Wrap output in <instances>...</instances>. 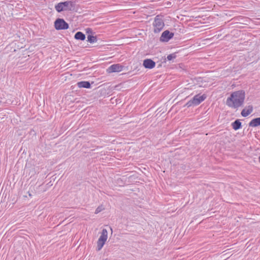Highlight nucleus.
<instances>
[{
    "instance_id": "6",
    "label": "nucleus",
    "mask_w": 260,
    "mask_h": 260,
    "mask_svg": "<svg viewBox=\"0 0 260 260\" xmlns=\"http://www.w3.org/2000/svg\"><path fill=\"white\" fill-rule=\"evenodd\" d=\"M173 37L174 33L170 32L168 30H166L162 33L160 37V41L162 42H167Z\"/></svg>"
},
{
    "instance_id": "18",
    "label": "nucleus",
    "mask_w": 260,
    "mask_h": 260,
    "mask_svg": "<svg viewBox=\"0 0 260 260\" xmlns=\"http://www.w3.org/2000/svg\"><path fill=\"white\" fill-rule=\"evenodd\" d=\"M85 31H86V33L87 34H92L93 32V30L91 28H87L85 29Z\"/></svg>"
},
{
    "instance_id": "19",
    "label": "nucleus",
    "mask_w": 260,
    "mask_h": 260,
    "mask_svg": "<svg viewBox=\"0 0 260 260\" xmlns=\"http://www.w3.org/2000/svg\"><path fill=\"white\" fill-rule=\"evenodd\" d=\"M100 210L99 209V207H98L96 210H95V213L97 214L99 212H100Z\"/></svg>"
},
{
    "instance_id": "11",
    "label": "nucleus",
    "mask_w": 260,
    "mask_h": 260,
    "mask_svg": "<svg viewBox=\"0 0 260 260\" xmlns=\"http://www.w3.org/2000/svg\"><path fill=\"white\" fill-rule=\"evenodd\" d=\"M253 111V107L251 105H249L247 107V109L246 108L243 109L241 112V115L243 117H247Z\"/></svg>"
},
{
    "instance_id": "5",
    "label": "nucleus",
    "mask_w": 260,
    "mask_h": 260,
    "mask_svg": "<svg viewBox=\"0 0 260 260\" xmlns=\"http://www.w3.org/2000/svg\"><path fill=\"white\" fill-rule=\"evenodd\" d=\"M54 27L56 30L67 29L69 25L63 19L57 18L54 22Z\"/></svg>"
},
{
    "instance_id": "20",
    "label": "nucleus",
    "mask_w": 260,
    "mask_h": 260,
    "mask_svg": "<svg viewBox=\"0 0 260 260\" xmlns=\"http://www.w3.org/2000/svg\"><path fill=\"white\" fill-rule=\"evenodd\" d=\"M258 159H259V161L260 162V156H259V158Z\"/></svg>"
},
{
    "instance_id": "1",
    "label": "nucleus",
    "mask_w": 260,
    "mask_h": 260,
    "mask_svg": "<svg viewBox=\"0 0 260 260\" xmlns=\"http://www.w3.org/2000/svg\"><path fill=\"white\" fill-rule=\"evenodd\" d=\"M245 93L243 90L232 92L226 101V105L233 109H238L243 106L245 100Z\"/></svg>"
},
{
    "instance_id": "9",
    "label": "nucleus",
    "mask_w": 260,
    "mask_h": 260,
    "mask_svg": "<svg viewBox=\"0 0 260 260\" xmlns=\"http://www.w3.org/2000/svg\"><path fill=\"white\" fill-rule=\"evenodd\" d=\"M143 65L146 69H151L155 67V62L151 59H146L144 60Z\"/></svg>"
},
{
    "instance_id": "16",
    "label": "nucleus",
    "mask_w": 260,
    "mask_h": 260,
    "mask_svg": "<svg viewBox=\"0 0 260 260\" xmlns=\"http://www.w3.org/2000/svg\"><path fill=\"white\" fill-rule=\"evenodd\" d=\"M87 42L90 43H93L97 42V38L96 36H93L92 35H88L87 36Z\"/></svg>"
},
{
    "instance_id": "10",
    "label": "nucleus",
    "mask_w": 260,
    "mask_h": 260,
    "mask_svg": "<svg viewBox=\"0 0 260 260\" xmlns=\"http://www.w3.org/2000/svg\"><path fill=\"white\" fill-rule=\"evenodd\" d=\"M77 85L79 88H90L91 87V84L89 81H80L77 82Z\"/></svg>"
},
{
    "instance_id": "4",
    "label": "nucleus",
    "mask_w": 260,
    "mask_h": 260,
    "mask_svg": "<svg viewBox=\"0 0 260 260\" xmlns=\"http://www.w3.org/2000/svg\"><path fill=\"white\" fill-rule=\"evenodd\" d=\"M108 238V232L105 229L102 230L101 235L97 242L98 250H100L105 244Z\"/></svg>"
},
{
    "instance_id": "12",
    "label": "nucleus",
    "mask_w": 260,
    "mask_h": 260,
    "mask_svg": "<svg viewBox=\"0 0 260 260\" xmlns=\"http://www.w3.org/2000/svg\"><path fill=\"white\" fill-rule=\"evenodd\" d=\"M259 125H260V117L254 118L249 123L250 127H257Z\"/></svg>"
},
{
    "instance_id": "3",
    "label": "nucleus",
    "mask_w": 260,
    "mask_h": 260,
    "mask_svg": "<svg viewBox=\"0 0 260 260\" xmlns=\"http://www.w3.org/2000/svg\"><path fill=\"white\" fill-rule=\"evenodd\" d=\"M152 25L154 27L153 31L154 33L159 32L162 30L165 26L164 20L159 15H157L155 17Z\"/></svg>"
},
{
    "instance_id": "15",
    "label": "nucleus",
    "mask_w": 260,
    "mask_h": 260,
    "mask_svg": "<svg viewBox=\"0 0 260 260\" xmlns=\"http://www.w3.org/2000/svg\"><path fill=\"white\" fill-rule=\"evenodd\" d=\"M55 9L58 12H61L63 11H65L64 8L62 5V2L59 3L56 5L55 6Z\"/></svg>"
},
{
    "instance_id": "8",
    "label": "nucleus",
    "mask_w": 260,
    "mask_h": 260,
    "mask_svg": "<svg viewBox=\"0 0 260 260\" xmlns=\"http://www.w3.org/2000/svg\"><path fill=\"white\" fill-rule=\"evenodd\" d=\"M65 11H73L75 7V2L73 1H66L62 2Z\"/></svg>"
},
{
    "instance_id": "17",
    "label": "nucleus",
    "mask_w": 260,
    "mask_h": 260,
    "mask_svg": "<svg viewBox=\"0 0 260 260\" xmlns=\"http://www.w3.org/2000/svg\"><path fill=\"white\" fill-rule=\"evenodd\" d=\"M176 57V54L175 53H172V54H170L168 55L167 59H168V60H171L175 58Z\"/></svg>"
},
{
    "instance_id": "7",
    "label": "nucleus",
    "mask_w": 260,
    "mask_h": 260,
    "mask_svg": "<svg viewBox=\"0 0 260 260\" xmlns=\"http://www.w3.org/2000/svg\"><path fill=\"white\" fill-rule=\"evenodd\" d=\"M123 68L124 67L120 64H114L110 66L107 69V72L108 73L120 72L123 70Z\"/></svg>"
},
{
    "instance_id": "2",
    "label": "nucleus",
    "mask_w": 260,
    "mask_h": 260,
    "mask_svg": "<svg viewBox=\"0 0 260 260\" xmlns=\"http://www.w3.org/2000/svg\"><path fill=\"white\" fill-rule=\"evenodd\" d=\"M206 98L205 94L200 95V94H197L193 97L190 100L186 103L185 107H190L192 106H196L199 105L201 102L204 101Z\"/></svg>"
},
{
    "instance_id": "13",
    "label": "nucleus",
    "mask_w": 260,
    "mask_h": 260,
    "mask_svg": "<svg viewBox=\"0 0 260 260\" xmlns=\"http://www.w3.org/2000/svg\"><path fill=\"white\" fill-rule=\"evenodd\" d=\"M233 128L235 130H238L242 127V123L240 120L237 119L232 123Z\"/></svg>"
},
{
    "instance_id": "14",
    "label": "nucleus",
    "mask_w": 260,
    "mask_h": 260,
    "mask_svg": "<svg viewBox=\"0 0 260 260\" xmlns=\"http://www.w3.org/2000/svg\"><path fill=\"white\" fill-rule=\"evenodd\" d=\"M74 38L77 40L84 41L86 37L83 32L81 31H78L75 34Z\"/></svg>"
}]
</instances>
